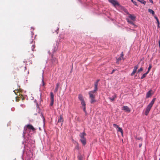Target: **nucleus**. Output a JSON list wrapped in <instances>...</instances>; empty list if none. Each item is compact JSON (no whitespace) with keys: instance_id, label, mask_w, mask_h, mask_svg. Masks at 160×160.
<instances>
[{"instance_id":"obj_1","label":"nucleus","mask_w":160,"mask_h":160,"mask_svg":"<svg viewBox=\"0 0 160 160\" xmlns=\"http://www.w3.org/2000/svg\"><path fill=\"white\" fill-rule=\"evenodd\" d=\"M98 89L94 88L93 90L89 91L88 94L89 95V98L90 99V102L91 103H93L95 102L96 100L95 98L96 95V93Z\"/></svg>"},{"instance_id":"obj_2","label":"nucleus","mask_w":160,"mask_h":160,"mask_svg":"<svg viewBox=\"0 0 160 160\" xmlns=\"http://www.w3.org/2000/svg\"><path fill=\"white\" fill-rule=\"evenodd\" d=\"M86 134L84 132L81 133L79 135L81 138L80 140L82 143L84 145H85L86 143V139L85 138V136H86Z\"/></svg>"},{"instance_id":"obj_3","label":"nucleus","mask_w":160,"mask_h":160,"mask_svg":"<svg viewBox=\"0 0 160 160\" xmlns=\"http://www.w3.org/2000/svg\"><path fill=\"white\" fill-rule=\"evenodd\" d=\"M27 128H29L30 129H32L33 130L34 129V127H33V126L32 125H27V127L26 128L25 127L24 128V130L23 131V138H24L25 134L26 133V129H27Z\"/></svg>"},{"instance_id":"obj_4","label":"nucleus","mask_w":160,"mask_h":160,"mask_svg":"<svg viewBox=\"0 0 160 160\" xmlns=\"http://www.w3.org/2000/svg\"><path fill=\"white\" fill-rule=\"evenodd\" d=\"M50 99H51V102L50 103V105L52 106L53 105L54 98V95L52 92H51L50 93Z\"/></svg>"},{"instance_id":"obj_5","label":"nucleus","mask_w":160,"mask_h":160,"mask_svg":"<svg viewBox=\"0 0 160 160\" xmlns=\"http://www.w3.org/2000/svg\"><path fill=\"white\" fill-rule=\"evenodd\" d=\"M45 83L44 81V78L43 74L42 75V79L41 84H40V88L42 89H43L44 88Z\"/></svg>"},{"instance_id":"obj_6","label":"nucleus","mask_w":160,"mask_h":160,"mask_svg":"<svg viewBox=\"0 0 160 160\" xmlns=\"http://www.w3.org/2000/svg\"><path fill=\"white\" fill-rule=\"evenodd\" d=\"M81 104H82V108H83V110L84 111V112L86 114L87 112H86V103H85V102L84 100L81 101Z\"/></svg>"},{"instance_id":"obj_7","label":"nucleus","mask_w":160,"mask_h":160,"mask_svg":"<svg viewBox=\"0 0 160 160\" xmlns=\"http://www.w3.org/2000/svg\"><path fill=\"white\" fill-rule=\"evenodd\" d=\"M110 2L111 3L113 6H118L119 5V3L116 0H109Z\"/></svg>"},{"instance_id":"obj_8","label":"nucleus","mask_w":160,"mask_h":160,"mask_svg":"<svg viewBox=\"0 0 160 160\" xmlns=\"http://www.w3.org/2000/svg\"><path fill=\"white\" fill-rule=\"evenodd\" d=\"M138 68V65L135 66L134 67L133 71L132 72V73L131 74V76H133L134 75L135 73L136 72L137 70V69Z\"/></svg>"},{"instance_id":"obj_9","label":"nucleus","mask_w":160,"mask_h":160,"mask_svg":"<svg viewBox=\"0 0 160 160\" xmlns=\"http://www.w3.org/2000/svg\"><path fill=\"white\" fill-rule=\"evenodd\" d=\"M128 18L132 21H135L136 20V17L133 14H129Z\"/></svg>"},{"instance_id":"obj_10","label":"nucleus","mask_w":160,"mask_h":160,"mask_svg":"<svg viewBox=\"0 0 160 160\" xmlns=\"http://www.w3.org/2000/svg\"><path fill=\"white\" fill-rule=\"evenodd\" d=\"M122 109L128 112H130V109L127 106H124L122 107Z\"/></svg>"},{"instance_id":"obj_11","label":"nucleus","mask_w":160,"mask_h":160,"mask_svg":"<svg viewBox=\"0 0 160 160\" xmlns=\"http://www.w3.org/2000/svg\"><path fill=\"white\" fill-rule=\"evenodd\" d=\"M151 108L150 107L148 106H147L145 112V114L146 116H147Z\"/></svg>"},{"instance_id":"obj_12","label":"nucleus","mask_w":160,"mask_h":160,"mask_svg":"<svg viewBox=\"0 0 160 160\" xmlns=\"http://www.w3.org/2000/svg\"><path fill=\"white\" fill-rule=\"evenodd\" d=\"M126 20L130 24H131V25H133L134 26V27H135L136 26L135 25V24L131 20H129V19L128 18H126Z\"/></svg>"},{"instance_id":"obj_13","label":"nucleus","mask_w":160,"mask_h":160,"mask_svg":"<svg viewBox=\"0 0 160 160\" xmlns=\"http://www.w3.org/2000/svg\"><path fill=\"white\" fill-rule=\"evenodd\" d=\"M63 121V120L62 117L60 116L58 120V123H61V125H62Z\"/></svg>"},{"instance_id":"obj_14","label":"nucleus","mask_w":160,"mask_h":160,"mask_svg":"<svg viewBox=\"0 0 160 160\" xmlns=\"http://www.w3.org/2000/svg\"><path fill=\"white\" fill-rule=\"evenodd\" d=\"M84 156L81 155L80 153H78V160H83Z\"/></svg>"},{"instance_id":"obj_15","label":"nucleus","mask_w":160,"mask_h":160,"mask_svg":"<svg viewBox=\"0 0 160 160\" xmlns=\"http://www.w3.org/2000/svg\"><path fill=\"white\" fill-rule=\"evenodd\" d=\"M155 99V98H154L148 106L150 107L151 108H152L153 104H154Z\"/></svg>"},{"instance_id":"obj_16","label":"nucleus","mask_w":160,"mask_h":160,"mask_svg":"<svg viewBox=\"0 0 160 160\" xmlns=\"http://www.w3.org/2000/svg\"><path fill=\"white\" fill-rule=\"evenodd\" d=\"M60 85V83H58L56 84V87L55 88V89L54 90V92L55 93H56L57 92L58 90L59 87Z\"/></svg>"},{"instance_id":"obj_17","label":"nucleus","mask_w":160,"mask_h":160,"mask_svg":"<svg viewBox=\"0 0 160 160\" xmlns=\"http://www.w3.org/2000/svg\"><path fill=\"white\" fill-rule=\"evenodd\" d=\"M51 62L53 64H55L57 62L56 59L54 58H53L52 56Z\"/></svg>"},{"instance_id":"obj_18","label":"nucleus","mask_w":160,"mask_h":160,"mask_svg":"<svg viewBox=\"0 0 160 160\" xmlns=\"http://www.w3.org/2000/svg\"><path fill=\"white\" fill-rule=\"evenodd\" d=\"M151 91H152L151 90H149L148 92L147 93V94H146V98H149V97H150L151 96Z\"/></svg>"},{"instance_id":"obj_19","label":"nucleus","mask_w":160,"mask_h":160,"mask_svg":"<svg viewBox=\"0 0 160 160\" xmlns=\"http://www.w3.org/2000/svg\"><path fill=\"white\" fill-rule=\"evenodd\" d=\"M78 99L81 102L84 101L83 97L82 94H80L78 95Z\"/></svg>"},{"instance_id":"obj_20","label":"nucleus","mask_w":160,"mask_h":160,"mask_svg":"<svg viewBox=\"0 0 160 160\" xmlns=\"http://www.w3.org/2000/svg\"><path fill=\"white\" fill-rule=\"evenodd\" d=\"M99 81V79L97 80L94 83V88L98 89V82Z\"/></svg>"},{"instance_id":"obj_21","label":"nucleus","mask_w":160,"mask_h":160,"mask_svg":"<svg viewBox=\"0 0 160 160\" xmlns=\"http://www.w3.org/2000/svg\"><path fill=\"white\" fill-rule=\"evenodd\" d=\"M116 97V95L115 94H114V95L112 96V98H109V99L111 101H113L115 98Z\"/></svg>"},{"instance_id":"obj_22","label":"nucleus","mask_w":160,"mask_h":160,"mask_svg":"<svg viewBox=\"0 0 160 160\" xmlns=\"http://www.w3.org/2000/svg\"><path fill=\"white\" fill-rule=\"evenodd\" d=\"M118 129L117 130L118 132H120L122 135H123V130L120 127H119L118 128H117Z\"/></svg>"},{"instance_id":"obj_23","label":"nucleus","mask_w":160,"mask_h":160,"mask_svg":"<svg viewBox=\"0 0 160 160\" xmlns=\"http://www.w3.org/2000/svg\"><path fill=\"white\" fill-rule=\"evenodd\" d=\"M148 11L150 13H152V14L153 15H154V14H155L153 10H152V9H148Z\"/></svg>"},{"instance_id":"obj_24","label":"nucleus","mask_w":160,"mask_h":160,"mask_svg":"<svg viewBox=\"0 0 160 160\" xmlns=\"http://www.w3.org/2000/svg\"><path fill=\"white\" fill-rule=\"evenodd\" d=\"M124 58H122V57H121L120 56L118 58H117V61H116V63H119V61L122 59H123Z\"/></svg>"},{"instance_id":"obj_25","label":"nucleus","mask_w":160,"mask_h":160,"mask_svg":"<svg viewBox=\"0 0 160 160\" xmlns=\"http://www.w3.org/2000/svg\"><path fill=\"white\" fill-rule=\"evenodd\" d=\"M139 2H140L141 3L143 4L144 5H145L146 2L144 0H137Z\"/></svg>"},{"instance_id":"obj_26","label":"nucleus","mask_w":160,"mask_h":160,"mask_svg":"<svg viewBox=\"0 0 160 160\" xmlns=\"http://www.w3.org/2000/svg\"><path fill=\"white\" fill-rule=\"evenodd\" d=\"M152 67V65L151 64H149V67L148 68V71L147 72H148V73H149V71L150 70V69H151Z\"/></svg>"},{"instance_id":"obj_27","label":"nucleus","mask_w":160,"mask_h":160,"mask_svg":"<svg viewBox=\"0 0 160 160\" xmlns=\"http://www.w3.org/2000/svg\"><path fill=\"white\" fill-rule=\"evenodd\" d=\"M148 73V72H146V73L143 74V75H142V76L141 77V78L142 79L144 78L147 75Z\"/></svg>"},{"instance_id":"obj_28","label":"nucleus","mask_w":160,"mask_h":160,"mask_svg":"<svg viewBox=\"0 0 160 160\" xmlns=\"http://www.w3.org/2000/svg\"><path fill=\"white\" fill-rule=\"evenodd\" d=\"M143 70V69L142 67H141L140 69L138 70V73L142 71Z\"/></svg>"},{"instance_id":"obj_29","label":"nucleus","mask_w":160,"mask_h":160,"mask_svg":"<svg viewBox=\"0 0 160 160\" xmlns=\"http://www.w3.org/2000/svg\"><path fill=\"white\" fill-rule=\"evenodd\" d=\"M113 127L116 128H118L119 127L118 126V125H117L116 124H113Z\"/></svg>"},{"instance_id":"obj_30","label":"nucleus","mask_w":160,"mask_h":160,"mask_svg":"<svg viewBox=\"0 0 160 160\" xmlns=\"http://www.w3.org/2000/svg\"><path fill=\"white\" fill-rule=\"evenodd\" d=\"M41 116L42 118L43 122H44V123H45V118H44L43 115L42 114H41Z\"/></svg>"},{"instance_id":"obj_31","label":"nucleus","mask_w":160,"mask_h":160,"mask_svg":"<svg viewBox=\"0 0 160 160\" xmlns=\"http://www.w3.org/2000/svg\"><path fill=\"white\" fill-rule=\"evenodd\" d=\"M131 1L132 2H133L135 5H136V6H138L137 4V2H136L134 1V0H131Z\"/></svg>"},{"instance_id":"obj_32","label":"nucleus","mask_w":160,"mask_h":160,"mask_svg":"<svg viewBox=\"0 0 160 160\" xmlns=\"http://www.w3.org/2000/svg\"><path fill=\"white\" fill-rule=\"evenodd\" d=\"M35 48V45L34 44H33L32 45V51H34V48Z\"/></svg>"},{"instance_id":"obj_33","label":"nucleus","mask_w":160,"mask_h":160,"mask_svg":"<svg viewBox=\"0 0 160 160\" xmlns=\"http://www.w3.org/2000/svg\"><path fill=\"white\" fill-rule=\"evenodd\" d=\"M124 12L127 14H128V15H129V14H130L128 12V11L126 9H124Z\"/></svg>"},{"instance_id":"obj_34","label":"nucleus","mask_w":160,"mask_h":160,"mask_svg":"<svg viewBox=\"0 0 160 160\" xmlns=\"http://www.w3.org/2000/svg\"><path fill=\"white\" fill-rule=\"evenodd\" d=\"M156 21H157V23L158 25V27L159 28V24H160V23H159V22L158 19Z\"/></svg>"},{"instance_id":"obj_35","label":"nucleus","mask_w":160,"mask_h":160,"mask_svg":"<svg viewBox=\"0 0 160 160\" xmlns=\"http://www.w3.org/2000/svg\"><path fill=\"white\" fill-rule=\"evenodd\" d=\"M121 56H120V57H122V58H123V56H124V54H123V52H122L121 53Z\"/></svg>"},{"instance_id":"obj_36","label":"nucleus","mask_w":160,"mask_h":160,"mask_svg":"<svg viewBox=\"0 0 160 160\" xmlns=\"http://www.w3.org/2000/svg\"><path fill=\"white\" fill-rule=\"evenodd\" d=\"M136 138V139H138V140H141V139H142V138H141V137Z\"/></svg>"},{"instance_id":"obj_37","label":"nucleus","mask_w":160,"mask_h":160,"mask_svg":"<svg viewBox=\"0 0 160 160\" xmlns=\"http://www.w3.org/2000/svg\"><path fill=\"white\" fill-rule=\"evenodd\" d=\"M115 69H113L112 72H111V74H112L115 71Z\"/></svg>"},{"instance_id":"obj_38","label":"nucleus","mask_w":160,"mask_h":160,"mask_svg":"<svg viewBox=\"0 0 160 160\" xmlns=\"http://www.w3.org/2000/svg\"><path fill=\"white\" fill-rule=\"evenodd\" d=\"M154 18H155V19H156V20H157L158 19V18L157 17H156V16H154Z\"/></svg>"},{"instance_id":"obj_39","label":"nucleus","mask_w":160,"mask_h":160,"mask_svg":"<svg viewBox=\"0 0 160 160\" xmlns=\"http://www.w3.org/2000/svg\"><path fill=\"white\" fill-rule=\"evenodd\" d=\"M149 1L152 3H153V1L152 0H149Z\"/></svg>"},{"instance_id":"obj_40","label":"nucleus","mask_w":160,"mask_h":160,"mask_svg":"<svg viewBox=\"0 0 160 160\" xmlns=\"http://www.w3.org/2000/svg\"><path fill=\"white\" fill-rule=\"evenodd\" d=\"M142 146V143H140L139 144V146L140 148Z\"/></svg>"},{"instance_id":"obj_41","label":"nucleus","mask_w":160,"mask_h":160,"mask_svg":"<svg viewBox=\"0 0 160 160\" xmlns=\"http://www.w3.org/2000/svg\"><path fill=\"white\" fill-rule=\"evenodd\" d=\"M30 44H33V40H32L30 43Z\"/></svg>"},{"instance_id":"obj_42","label":"nucleus","mask_w":160,"mask_h":160,"mask_svg":"<svg viewBox=\"0 0 160 160\" xmlns=\"http://www.w3.org/2000/svg\"><path fill=\"white\" fill-rule=\"evenodd\" d=\"M159 47H160V40L159 41Z\"/></svg>"},{"instance_id":"obj_43","label":"nucleus","mask_w":160,"mask_h":160,"mask_svg":"<svg viewBox=\"0 0 160 160\" xmlns=\"http://www.w3.org/2000/svg\"><path fill=\"white\" fill-rule=\"evenodd\" d=\"M76 147H78V146L77 145Z\"/></svg>"}]
</instances>
